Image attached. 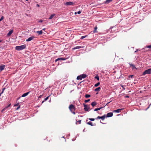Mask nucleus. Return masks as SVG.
Here are the masks:
<instances>
[{
  "label": "nucleus",
  "mask_w": 151,
  "mask_h": 151,
  "mask_svg": "<svg viewBox=\"0 0 151 151\" xmlns=\"http://www.w3.org/2000/svg\"><path fill=\"white\" fill-rule=\"evenodd\" d=\"M5 88H3L2 89V92L0 93V96L1 95V94L2 93H3V92H4V91L5 90Z\"/></svg>",
  "instance_id": "31"
},
{
  "label": "nucleus",
  "mask_w": 151,
  "mask_h": 151,
  "mask_svg": "<svg viewBox=\"0 0 151 151\" xmlns=\"http://www.w3.org/2000/svg\"><path fill=\"white\" fill-rule=\"evenodd\" d=\"M39 22H42V20H40Z\"/></svg>",
  "instance_id": "49"
},
{
  "label": "nucleus",
  "mask_w": 151,
  "mask_h": 151,
  "mask_svg": "<svg viewBox=\"0 0 151 151\" xmlns=\"http://www.w3.org/2000/svg\"><path fill=\"white\" fill-rule=\"evenodd\" d=\"M133 75H130L129 76V78H132L133 77Z\"/></svg>",
  "instance_id": "38"
},
{
  "label": "nucleus",
  "mask_w": 151,
  "mask_h": 151,
  "mask_svg": "<svg viewBox=\"0 0 151 151\" xmlns=\"http://www.w3.org/2000/svg\"><path fill=\"white\" fill-rule=\"evenodd\" d=\"M84 109L86 111H88V110L90 109V107L89 106H88L87 105V106H86L84 107Z\"/></svg>",
  "instance_id": "10"
},
{
  "label": "nucleus",
  "mask_w": 151,
  "mask_h": 151,
  "mask_svg": "<svg viewBox=\"0 0 151 151\" xmlns=\"http://www.w3.org/2000/svg\"><path fill=\"white\" fill-rule=\"evenodd\" d=\"M81 120H78L76 122V124H80L81 123Z\"/></svg>",
  "instance_id": "28"
},
{
  "label": "nucleus",
  "mask_w": 151,
  "mask_h": 151,
  "mask_svg": "<svg viewBox=\"0 0 151 151\" xmlns=\"http://www.w3.org/2000/svg\"><path fill=\"white\" fill-rule=\"evenodd\" d=\"M106 117V115L104 114L103 116L101 117V119H102V120H104Z\"/></svg>",
  "instance_id": "20"
},
{
  "label": "nucleus",
  "mask_w": 151,
  "mask_h": 151,
  "mask_svg": "<svg viewBox=\"0 0 151 151\" xmlns=\"http://www.w3.org/2000/svg\"><path fill=\"white\" fill-rule=\"evenodd\" d=\"M65 60V58H60L55 60V62H56L58 60Z\"/></svg>",
  "instance_id": "6"
},
{
  "label": "nucleus",
  "mask_w": 151,
  "mask_h": 151,
  "mask_svg": "<svg viewBox=\"0 0 151 151\" xmlns=\"http://www.w3.org/2000/svg\"><path fill=\"white\" fill-rule=\"evenodd\" d=\"M37 6H39V5L38 4H37Z\"/></svg>",
  "instance_id": "54"
},
{
  "label": "nucleus",
  "mask_w": 151,
  "mask_h": 151,
  "mask_svg": "<svg viewBox=\"0 0 151 151\" xmlns=\"http://www.w3.org/2000/svg\"><path fill=\"white\" fill-rule=\"evenodd\" d=\"M122 109H118L116 110H114L113 111L114 112H116V113H119L120 112L121 110H122Z\"/></svg>",
  "instance_id": "11"
},
{
  "label": "nucleus",
  "mask_w": 151,
  "mask_h": 151,
  "mask_svg": "<svg viewBox=\"0 0 151 151\" xmlns=\"http://www.w3.org/2000/svg\"><path fill=\"white\" fill-rule=\"evenodd\" d=\"M21 97H20L17 100H17L19 99H20Z\"/></svg>",
  "instance_id": "53"
},
{
  "label": "nucleus",
  "mask_w": 151,
  "mask_h": 151,
  "mask_svg": "<svg viewBox=\"0 0 151 151\" xmlns=\"http://www.w3.org/2000/svg\"><path fill=\"white\" fill-rule=\"evenodd\" d=\"M3 41V40H0V42H2Z\"/></svg>",
  "instance_id": "51"
},
{
  "label": "nucleus",
  "mask_w": 151,
  "mask_h": 151,
  "mask_svg": "<svg viewBox=\"0 0 151 151\" xmlns=\"http://www.w3.org/2000/svg\"><path fill=\"white\" fill-rule=\"evenodd\" d=\"M103 108V107H101L100 108H99V109H100V110L101 109Z\"/></svg>",
  "instance_id": "50"
},
{
  "label": "nucleus",
  "mask_w": 151,
  "mask_h": 151,
  "mask_svg": "<svg viewBox=\"0 0 151 151\" xmlns=\"http://www.w3.org/2000/svg\"><path fill=\"white\" fill-rule=\"evenodd\" d=\"M147 48H151V45H150L147 46Z\"/></svg>",
  "instance_id": "36"
},
{
  "label": "nucleus",
  "mask_w": 151,
  "mask_h": 151,
  "mask_svg": "<svg viewBox=\"0 0 151 151\" xmlns=\"http://www.w3.org/2000/svg\"><path fill=\"white\" fill-rule=\"evenodd\" d=\"M4 19V17L3 16H2L1 19H0V22H1V21H2V20H3Z\"/></svg>",
  "instance_id": "33"
},
{
  "label": "nucleus",
  "mask_w": 151,
  "mask_h": 151,
  "mask_svg": "<svg viewBox=\"0 0 151 151\" xmlns=\"http://www.w3.org/2000/svg\"><path fill=\"white\" fill-rule=\"evenodd\" d=\"M90 101V99H88L87 100H86L85 101V103H87L88 102H89Z\"/></svg>",
  "instance_id": "34"
},
{
  "label": "nucleus",
  "mask_w": 151,
  "mask_h": 151,
  "mask_svg": "<svg viewBox=\"0 0 151 151\" xmlns=\"http://www.w3.org/2000/svg\"><path fill=\"white\" fill-rule=\"evenodd\" d=\"M43 29V30H45V29Z\"/></svg>",
  "instance_id": "56"
},
{
  "label": "nucleus",
  "mask_w": 151,
  "mask_h": 151,
  "mask_svg": "<svg viewBox=\"0 0 151 151\" xmlns=\"http://www.w3.org/2000/svg\"><path fill=\"white\" fill-rule=\"evenodd\" d=\"M121 86L122 87L123 89L124 90L125 89L124 87L125 86L121 85Z\"/></svg>",
  "instance_id": "37"
},
{
  "label": "nucleus",
  "mask_w": 151,
  "mask_h": 151,
  "mask_svg": "<svg viewBox=\"0 0 151 151\" xmlns=\"http://www.w3.org/2000/svg\"><path fill=\"white\" fill-rule=\"evenodd\" d=\"M109 103H110V102H108L107 104H108Z\"/></svg>",
  "instance_id": "57"
},
{
  "label": "nucleus",
  "mask_w": 151,
  "mask_h": 151,
  "mask_svg": "<svg viewBox=\"0 0 151 151\" xmlns=\"http://www.w3.org/2000/svg\"><path fill=\"white\" fill-rule=\"evenodd\" d=\"M77 13V12H75V14H76Z\"/></svg>",
  "instance_id": "52"
},
{
  "label": "nucleus",
  "mask_w": 151,
  "mask_h": 151,
  "mask_svg": "<svg viewBox=\"0 0 151 151\" xmlns=\"http://www.w3.org/2000/svg\"><path fill=\"white\" fill-rule=\"evenodd\" d=\"M55 14H53L51 15L49 17V19H52L53 17L55 16Z\"/></svg>",
  "instance_id": "21"
},
{
  "label": "nucleus",
  "mask_w": 151,
  "mask_h": 151,
  "mask_svg": "<svg viewBox=\"0 0 151 151\" xmlns=\"http://www.w3.org/2000/svg\"><path fill=\"white\" fill-rule=\"evenodd\" d=\"M87 124L89 125H90L91 126H93V123L91 122L90 121L87 123Z\"/></svg>",
  "instance_id": "25"
},
{
  "label": "nucleus",
  "mask_w": 151,
  "mask_h": 151,
  "mask_svg": "<svg viewBox=\"0 0 151 151\" xmlns=\"http://www.w3.org/2000/svg\"><path fill=\"white\" fill-rule=\"evenodd\" d=\"M113 115V113L112 112H109L107 114L106 117H109L112 116Z\"/></svg>",
  "instance_id": "4"
},
{
  "label": "nucleus",
  "mask_w": 151,
  "mask_h": 151,
  "mask_svg": "<svg viewBox=\"0 0 151 151\" xmlns=\"http://www.w3.org/2000/svg\"><path fill=\"white\" fill-rule=\"evenodd\" d=\"M125 97L126 98H129V96H128L127 95L125 96Z\"/></svg>",
  "instance_id": "46"
},
{
  "label": "nucleus",
  "mask_w": 151,
  "mask_h": 151,
  "mask_svg": "<svg viewBox=\"0 0 151 151\" xmlns=\"http://www.w3.org/2000/svg\"><path fill=\"white\" fill-rule=\"evenodd\" d=\"M89 119L91 121H94L95 120V119L93 118H89Z\"/></svg>",
  "instance_id": "32"
},
{
  "label": "nucleus",
  "mask_w": 151,
  "mask_h": 151,
  "mask_svg": "<svg viewBox=\"0 0 151 151\" xmlns=\"http://www.w3.org/2000/svg\"><path fill=\"white\" fill-rule=\"evenodd\" d=\"M81 11H79L77 13V14H81Z\"/></svg>",
  "instance_id": "41"
},
{
  "label": "nucleus",
  "mask_w": 151,
  "mask_h": 151,
  "mask_svg": "<svg viewBox=\"0 0 151 151\" xmlns=\"http://www.w3.org/2000/svg\"><path fill=\"white\" fill-rule=\"evenodd\" d=\"M100 83L99 82L95 85L94 86L96 87H97L100 85Z\"/></svg>",
  "instance_id": "26"
},
{
  "label": "nucleus",
  "mask_w": 151,
  "mask_h": 151,
  "mask_svg": "<svg viewBox=\"0 0 151 151\" xmlns=\"http://www.w3.org/2000/svg\"><path fill=\"white\" fill-rule=\"evenodd\" d=\"M151 105V103L149 105V106L147 108V109H146V110H147L150 107V106Z\"/></svg>",
  "instance_id": "42"
},
{
  "label": "nucleus",
  "mask_w": 151,
  "mask_h": 151,
  "mask_svg": "<svg viewBox=\"0 0 151 151\" xmlns=\"http://www.w3.org/2000/svg\"><path fill=\"white\" fill-rule=\"evenodd\" d=\"M30 91L28 92L27 93L23 94L21 96L22 97H24L27 96L30 93Z\"/></svg>",
  "instance_id": "9"
},
{
  "label": "nucleus",
  "mask_w": 151,
  "mask_h": 151,
  "mask_svg": "<svg viewBox=\"0 0 151 151\" xmlns=\"http://www.w3.org/2000/svg\"><path fill=\"white\" fill-rule=\"evenodd\" d=\"M69 108L70 111H73V110H75L76 109L75 106L72 104L70 105L69 106Z\"/></svg>",
  "instance_id": "3"
},
{
  "label": "nucleus",
  "mask_w": 151,
  "mask_h": 151,
  "mask_svg": "<svg viewBox=\"0 0 151 151\" xmlns=\"http://www.w3.org/2000/svg\"><path fill=\"white\" fill-rule=\"evenodd\" d=\"M101 89V88L100 87H99L96 88L94 90L96 91H99Z\"/></svg>",
  "instance_id": "19"
},
{
  "label": "nucleus",
  "mask_w": 151,
  "mask_h": 151,
  "mask_svg": "<svg viewBox=\"0 0 151 151\" xmlns=\"http://www.w3.org/2000/svg\"><path fill=\"white\" fill-rule=\"evenodd\" d=\"M26 47V46L25 45L19 46H17L15 47V49L17 50H20L25 49Z\"/></svg>",
  "instance_id": "1"
},
{
  "label": "nucleus",
  "mask_w": 151,
  "mask_h": 151,
  "mask_svg": "<svg viewBox=\"0 0 151 151\" xmlns=\"http://www.w3.org/2000/svg\"><path fill=\"white\" fill-rule=\"evenodd\" d=\"M36 32L38 33L39 35H41L42 33V30H41L40 31H37Z\"/></svg>",
  "instance_id": "17"
},
{
  "label": "nucleus",
  "mask_w": 151,
  "mask_h": 151,
  "mask_svg": "<svg viewBox=\"0 0 151 151\" xmlns=\"http://www.w3.org/2000/svg\"><path fill=\"white\" fill-rule=\"evenodd\" d=\"M151 73V68L146 70L143 73V75H144L146 74H150Z\"/></svg>",
  "instance_id": "2"
},
{
  "label": "nucleus",
  "mask_w": 151,
  "mask_h": 151,
  "mask_svg": "<svg viewBox=\"0 0 151 151\" xmlns=\"http://www.w3.org/2000/svg\"><path fill=\"white\" fill-rule=\"evenodd\" d=\"M42 95H40L39 96V98H41L42 96Z\"/></svg>",
  "instance_id": "47"
},
{
  "label": "nucleus",
  "mask_w": 151,
  "mask_h": 151,
  "mask_svg": "<svg viewBox=\"0 0 151 151\" xmlns=\"http://www.w3.org/2000/svg\"><path fill=\"white\" fill-rule=\"evenodd\" d=\"M97 26L95 27L94 28V30L93 31L94 33H97L98 32L97 31Z\"/></svg>",
  "instance_id": "18"
},
{
  "label": "nucleus",
  "mask_w": 151,
  "mask_h": 151,
  "mask_svg": "<svg viewBox=\"0 0 151 151\" xmlns=\"http://www.w3.org/2000/svg\"><path fill=\"white\" fill-rule=\"evenodd\" d=\"M75 4L71 2H67L65 4V5H74Z\"/></svg>",
  "instance_id": "5"
},
{
  "label": "nucleus",
  "mask_w": 151,
  "mask_h": 151,
  "mask_svg": "<svg viewBox=\"0 0 151 151\" xmlns=\"http://www.w3.org/2000/svg\"><path fill=\"white\" fill-rule=\"evenodd\" d=\"M113 0H106L105 2V4H108L111 2Z\"/></svg>",
  "instance_id": "15"
},
{
  "label": "nucleus",
  "mask_w": 151,
  "mask_h": 151,
  "mask_svg": "<svg viewBox=\"0 0 151 151\" xmlns=\"http://www.w3.org/2000/svg\"><path fill=\"white\" fill-rule=\"evenodd\" d=\"M87 36V35L82 36L81 38V39H83L85 38V37H86Z\"/></svg>",
  "instance_id": "30"
},
{
  "label": "nucleus",
  "mask_w": 151,
  "mask_h": 151,
  "mask_svg": "<svg viewBox=\"0 0 151 151\" xmlns=\"http://www.w3.org/2000/svg\"><path fill=\"white\" fill-rule=\"evenodd\" d=\"M5 65H0V70L1 71H2V70H3L5 67Z\"/></svg>",
  "instance_id": "8"
},
{
  "label": "nucleus",
  "mask_w": 151,
  "mask_h": 151,
  "mask_svg": "<svg viewBox=\"0 0 151 151\" xmlns=\"http://www.w3.org/2000/svg\"><path fill=\"white\" fill-rule=\"evenodd\" d=\"M129 65H130V66L132 67L133 69L134 68H135V69H137V68L135 67V66L134 65H133L132 64H130V63H129Z\"/></svg>",
  "instance_id": "22"
},
{
  "label": "nucleus",
  "mask_w": 151,
  "mask_h": 151,
  "mask_svg": "<svg viewBox=\"0 0 151 151\" xmlns=\"http://www.w3.org/2000/svg\"><path fill=\"white\" fill-rule=\"evenodd\" d=\"M77 79L81 80L82 79V78L81 75L78 76L77 77Z\"/></svg>",
  "instance_id": "23"
},
{
  "label": "nucleus",
  "mask_w": 151,
  "mask_h": 151,
  "mask_svg": "<svg viewBox=\"0 0 151 151\" xmlns=\"http://www.w3.org/2000/svg\"><path fill=\"white\" fill-rule=\"evenodd\" d=\"M10 105H11V104H9V105H8V106L6 107V108H8V107H9V106H10Z\"/></svg>",
  "instance_id": "48"
},
{
  "label": "nucleus",
  "mask_w": 151,
  "mask_h": 151,
  "mask_svg": "<svg viewBox=\"0 0 151 151\" xmlns=\"http://www.w3.org/2000/svg\"><path fill=\"white\" fill-rule=\"evenodd\" d=\"M20 105H19L17 108V110L18 109L20 108Z\"/></svg>",
  "instance_id": "44"
},
{
  "label": "nucleus",
  "mask_w": 151,
  "mask_h": 151,
  "mask_svg": "<svg viewBox=\"0 0 151 151\" xmlns=\"http://www.w3.org/2000/svg\"><path fill=\"white\" fill-rule=\"evenodd\" d=\"M34 38H35L34 36H32L29 38L28 39H27L26 40V41L27 42L30 41H31V40H32Z\"/></svg>",
  "instance_id": "7"
},
{
  "label": "nucleus",
  "mask_w": 151,
  "mask_h": 151,
  "mask_svg": "<svg viewBox=\"0 0 151 151\" xmlns=\"http://www.w3.org/2000/svg\"><path fill=\"white\" fill-rule=\"evenodd\" d=\"M90 96H91V95H90L87 94L85 95V97L86 98H89V97H90Z\"/></svg>",
  "instance_id": "29"
},
{
  "label": "nucleus",
  "mask_w": 151,
  "mask_h": 151,
  "mask_svg": "<svg viewBox=\"0 0 151 151\" xmlns=\"http://www.w3.org/2000/svg\"><path fill=\"white\" fill-rule=\"evenodd\" d=\"M101 117L99 116L97 117L96 118V119H101Z\"/></svg>",
  "instance_id": "45"
},
{
  "label": "nucleus",
  "mask_w": 151,
  "mask_h": 151,
  "mask_svg": "<svg viewBox=\"0 0 151 151\" xmlns=\"http://www.w3.org/2000/svg\"><path fill=\"white\" fill-rule=\"evenodd\" d=\"M26 1H28L29 0H25Z\"/></svg>",
  "instance_id": "55"
},
{
  "label": "nucleus",
  "mask_w": 151,
  "mask_h": 151,
  "mask_svg": "<svg viewBox=\"0 0 151 151\" xmlns=\"http://www.w3.org/2000/svg\"><path fill=\"white\" fill-rule=\"evenodd\" d=\"M50 96V95H49L46 98H45L44 99V101H43L42 102V103H43L44 102V101H47L49 97Z\"/></svg>",
  "instance_id": "24"
},
{
  "label": "nucleus",
  "mask_w": 151,
  "mask_h": 151,
  "mask_svg": "<svg viewBox=\"0 0 151 151\" xmlns=\"http://www.w3.org/2000/svg\"><path fill=\"white\" fill-rule=\"evenodd\" d=\"M95 78L97 79L98 81H99V76L97 75L95 77Z\"/></svg>",
  "instance_id": "27"
},
{
  "label": "nucleus",
  "mask_w": 151,
  "mask_h": 151,
  "mask_svg": "<svg viewBox=\"0 0 151 151\" xmlns=\"http://www.w3.org/2000/svg\"><path fill=\"white\" fill-rule=\"evenodd\" d=\"M19 106V103H18L16 104H15V105H14V106Z\"/></svg>",
  "instance_id": "39"
},
{
  "label": "nucleus",
  "mask_w": 151,
  "mask_h": 151,
  "mask_svg": "<svg viewBox=\"0 0 151 151\" xmlns=\"http://www.w3.org/2000/svg\"><path fill=\"white\" fill-rule=\"evenodd\" d=\"M100 110V109H99V108H96L94 109V111H97L98 110Z\"/></svg>",
  "instance_id": "35"
},
{
  "label": "nucleus",
  "mask_w": 151,
  "mask_h": 151,
  "mask_svg": "<svg viewBox=\"0 0 151 151\" xmlns=\"http://www.w3.org/2000/svg\"><path fill=\"white\" fill-rule=\"evenodd\" d=\"M75 110H73V111H71V112L73 113L74 114H75Z\"/></svg>",
  "instance_id": "40"
},
{
  "label": "nucleus",
  "mask_w": 151,
  "mask_h": 151,
  "mask_svg": "<svg viewBox=\"0 0 151 151\" xmlns=\"http://www.w3.org/2000/svg\"><path fill=\"white\" fill-rule=\"evenodd\" d=\"M81 76L82 79L84 78H86L87 76V75L86 74H83L82 75H81Z\"/></svg>",
  "instance_id": "16"
},
{
  "label": "nucleus",
  "mask_w": 151,
  "mask_h": 151,
  "mask_svg": "<svg viewBox=\"0 0 151 151\" xmlns=\"http://www.w3.org/2000/svg\"><path fill=\"white\" fill-rule=\"evenodd\" d=\"M83 105L84 106V107H86V106H87V105H86V104H83Z\"/></svg>",
  "instance_id": "43"
},
{
  "label": "nucleus",
  "mask_w": 151,
  "mask_h": 151,
  "mask_svg": "<svg viewBox=\"0 0 151 151\" xmlns=\"http://www.w3.org/2000/svg\"><path fill=\"white\" fill-rule=\"evenodd\" d=\"M83 47L78 46H76V47H74L73 49H74V50L76 49H80V48H83Z\"/></svg>",
  "instance_id": "13"
},
{
  "label": "nucleus",
  "mask_w": 151,
  "mask_h": 151,
  "mask_svg": "<svg viewBox=\"0 0 151 151\" xmlns=\"http://www.w3.org/2000/svg\"><path fill=\"white\" fill-rule=\"evenodd\" d=\"M97 104V103L95 101L92 102L91 104V105L93 107H94V106L96 105Z\"/></svg>",
  "instance_id": "14"
},
{
  "label": "nucleus",
  "mask_w": 151,
  "mask_h": 151,
  "mask_svg": "<svg viewBox=\"0 0 151 151\" xmlns=\"http://www.w3.org/2000/svg\"><path fill=\"white\" fill-rule=\"evenodd\" d=\"M13 32V30H10L9 33L7 34V36H10Z\"/></svg>",
  "instance_id": "12"
}]
</instances>
